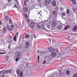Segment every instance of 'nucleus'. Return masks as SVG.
I'll return each instance as SVG.
<instances>
[{"instance_id":"nucleus-51","label":"nucleus","mask_w":77,"mask_h":77,"mask_svg":"<svg viewBox=\"0 0 77 77\" xmlns=\"http://www.w3.org/2000/svg\"><path fill=\"white\" fill-rule=\"evenodd\" d=\"M0 24L2 25V21H0Z\"/></svg>"},{"instance_id":"nucleus-35","label":"nucleus","mask_w":77,"mask_h":77,"mask_svg":"<svg viewBox=\"0 0 77 77\" xmlns=\"http://www.w3.org/2000/svg\"><path fill=\"white\" fill-rule=\"evenodd\" d=\"M25 2L26 3H29V0H25Z\"/></svg>"},{"instance_id":"nucleus-25","label":"nucleus","mask_w":77,"mask_h":77,"mask_svg":"<svg viewBox=\"0 0 77 77\" xmlns=\"http://www.w3.org/2000/svg\"><path fill=\"white\" fill-rule=\"evenodd\" d=\"M73 77H77V73H75L73 75Z\"/></svg>"},{"instance_id":"nucleus-26","label":"nucleus","mask_w":77,"mask_h":77,"mask_svg":"<svg viewBox=\"0 0 77 77\" xmlns=\"http://www.w3.org/2000/svg\"><path fill=\"white\" fill-rule=\"evenodd\" d=\"M18 32H17L15 34V36L16 37H17V38H18Z\"/></svg>"},{"instance_id":"nucleus-59","label":"nucleus","mask_w":77,"mask_h":77,"mask_svg":"<svg viewBox=\"0 0 77 77\" xmlns=\"http://www.w3.org/2000/svg\"><path fill=\"white\" fill-rule=\"evenodd\" d=\"M0 51H2L1 50H0Z\"/></svg>"},{"instance_id":"nucleus-34","label":"nucleus","mask_w":77,"mask_h":77,"mask_svg":"<svg viewBox=\"0 0 77 77\" xmlns=\"http://www.w3.org/2000/svg\"><path fill=\"white\" fill-rule=\"evenodd\" d=\"M6 53L5 52H0V54H5Z\"/></svg>"},{"instance_id":"nucleus-14","label":"nucleus","mask_w":77,"mask_h":77,"mask_svg":"<svg viewBox=\"0 0 77 77\" xmlns=\"http://www.w3.org/2000/svg\"><path fill=\"white\" fill-rule=\"evenodd\" d=\"M70 26H66L65 28H64V30H66L67 29H68V28H69L70 27Z\"/></svg>"},{"instance_id":"nucleus-2","label":"nucleus","mask_w":77,"mask_h":77,"mask_svg":"<svg viewBox=\"0 0 77 77\" xmlns=\"http://www.w3.org/2000/svg\"><path fill=\"white\" fill-rule=\"evenodd\" d=\"M57 25V23L56 21H53L52 22L51 24V26L52 27H56Z\"/></svg>"},{"instance_id":"nucleus-31","label":"nucleus","mask_w":77,"mask_h":77,"mask_svg":"<svg viewBox=\"0 0 77 77\" xmlns=\"http://www.w3.org/2000/svg\"><path fill=\"white\" fill-rule=\"evenodd\" d=\"M5 19L6 21H8V17L7 16H6L5 17Z\"/></svg>"},{"instance_id":"nucleus-45","label":"nucleus","mask_w":77,"mask_h":77,"mask_svg":"<svg viewBox=\"0 0 77 77\" xmlns=\"http://www.w3.org/2000/svg\"><path fill=\"white\" fill-rule=\"evenodd\" d=\"M26 1H24V5H26Z\"/></svg>"},{"instance_id":"nucleus-33","label":"nucleus","mask_w":77,"mask_h":77,"mask_svg":"<svg viewBox=\"0 0 77 77\" xmlns=\"http://www.w3.org/2000/svg\"><path fill=\"white\" fill-rule=\"evenodd\" d=\"M29 36L28 35H26V38H25L26 39H27V38H29Z\"/></svg>"},{"instance_id":"nucleus-36","label":"nucleus","mask_w":77,"mask_h":77,"mask_svg":"<svg viewBox=\"0 0 77 77\" xmlns=\"http://www.w3.org/2000/svg\"><path fill=\"white\" fill-rule=\"evenodd\" d=\"M59 72L60 75H61V70H59Z\"/></svg>"},{"instance_id":"nucleus-1","label":"nucleus","mask_w":77,"mask_h":77,"mask_svg":"<svg viewBox=\"0 0 77 77\" xmlns=\"http://www.w3.org/2000/svg\"><path fill=\"white\" fill-rule=\"evenodd\" d=\"M17 73L18 77H23V72L21 71L20 69H17Z\"/></svg>"},{"instance_id":"nucleus-38","label":"nucleus","mask_w":77,"mask_h":77,"mask_svg":"<svg viewBox=\"0 0 77 77\" xmlns=\"http://www.w3.org/2000/svg\"><path fill=\"white\" fill-rule=\"evenodd\" d=\"M14 7H15V8H18V7H17V5H16V4H15L14 5Z\"/></svg>"},{"instance_id":"nucleus-29","label":"nucleus","mask_w":77,"mask_h":77,"mask_svg":"<svg viewBox=\"0 0 77 77\" xmlns=\"http://www.w3.org/2000/svg\"><path fill=\"white\" fill-rule=\"evenodd\" d=\"M61 14L62 15H63V16H65V15H66L65 14V13L64 12H62L61 13Z\"/></svg>"},{"instance_id":"nucleus-23","label":"nucleus","mask_w":77,"mask_h":77,"mask_svg":"<svg viewBox=\"0 0 77 77\" xmlns=\"http://www.w3.org/2000/svg\"><path fill=\"white\" fill-rule=\"evenodd\" d=\"M36 27L38 29H40V26H39L38 25H36Z\"/></svg>"},{"instance_id":"nucleus-40","label":"nucleus","mask_w":77,"mask_h":77,"mask_svg":"<svg viewBox=\"0 0 77 77\" xmlns=\"http://www.w3.org/2000/svg\"><path fill=\"white\" fill-rule=\"evenodd\" d=\"M37 57H38V60H39V56H37Z\"/></svg>"},{"instance_id":"nucleus-37","label":"nucleus","mask_w":77,"mask_h":77,"mask_svg":"<svg viewBox=\"0 0 77 77\" xmlns=\"http://www.w3.org/2000/svg\"><path fill=\"white\" fill-rule=\"evenodd\" d=\"M46 62V61L45 60L44 61V62L43 63V65H44V64Z\"/></svg>"},{"instance_id":"nucleus-24","label":"nucleus","mask_w":77,"mask_h":77,"mask_svg":"<svg viewBox=\"0 0 77 77\" xmlns=\"http://www.w3.org/2000/svg\"><path fill=\"white\" fill-rule=\"evenodd\" d=\"M24 16L26 18V19L27 18V15L26 14H24Z\"/></svg>"},{"instance_id":"nucleus-27","label":"nucleus","mask_w":77,"mask_h":77,"mask_svg":"<svg viewBox=\"0 0 77 77\" xmlns=\"http://www.w3.org/2000/svg\"><path fill=\"white\" fill-rule=\"evenodd\" d=\"M67 14H69V9H67L66 11Z\"/></svg>"},{"instance_id":"nucleus-28","label":"nucleus","mask_w":77,"mask_h":77,"mask_svg":"<svg viewBox=\"0 0 77 77\" xmlns=\"http://www.w3.org/2000/svg\"><path fill=\"white\" fill-rule=\"evenodd\" d=\"M60 11H63V10L64 9H63V8H62V7H60Z\"/></svg>"},{"instance_id":"nucleus-16","label":"nucleus","mask_w":77,"mask_h":77,"mask_svg":"<svg viewBox=\"0 0 77 77\" xmlns=\"http://www.w3.org/2000/svg\"><path fill=\"white\" fill-rule=\"evenodd\" d=\"M53 14L54 15H56L57 14V12L56 11H53Z\"/></svg>"},{"instance_id":"nucleus-43","label":"nucleus","mask_w":77,"mask_h":77,"mask_svg":"<svg viewBox=\"0 0 77 77\" xmlns=\"http://www.w3.org/2000/svg\"><path fill=\"white\" fill-rule=\"evenodd\" d=\"M14 1L17 2V3L18 5V0H14Z\"/></svg>"},{"instance_id":"nucleus-41","label":"nucleus","mask_w":77,"mask_h":77,"mask_svg":"<svg viewBox=\"0 0 77 77\" xmlns=\"http://www.w3.org/2000/svg\"><path fill=\"white\" fill-rule=\"evenodd\" d=\"M18 48H19V49H21V47L20 46H19Z\"/></svg>"},{"instance_id":"nucleus-20","label":"nucleus","mask_w":77,"mask_h":77,"mask_svg":"<svg viewBox=\"0 0 77 77\" xmlns=\"http://www.w3.org/2000/svg\"><path fill=\"white\" fill-rule=\"evenodd\" d=\"M17 37L14 36L13 38L14 40L15 41V42H16L17 41Z\"/></svg>"},{"instance_id":"nucleus-13","label":"nucleus","mask_w":77,"mask_h":77,"mask_svg":"<svg viewBox=\"0 0 77 77\" xmlns=\"http://www.w3.org/2000/svg\"><path fill=\"white\" fill-rule=\"evenodd\" d=\"M7 28L8 29V30L10 31L11 32H12V29L11 28L10 26L9 25H7Z\"/></svg>"},{"instance_id":"nucleus-55","label":"nucleus","mask_w":77,"mask_h":77,"mask_svg":"<svg viewBox=\"0 0 77 77\" xmlns=\"http://www.w3.org/2000/svg\"><path fill=\"white\" fill-rule=\"evenodd\" d=\"M38 2H41V0H38Z\"/></svg>"},{"instance_id":"nucleus-22","label":"nucleus","mask_w":77,"mask_h":77,"mask_svg":"<svg viewBox=\"0 0 77 77\" xmlns=\"http://www.w3.org/2000/svg\"><path fill=\"white\" fill-rule=\"evenodd\" d=\"M11 27V29H14V25L13 24H11L10 25Z\"/></svg>"},{"instance_id":"nucleus-5","label":"nucleus","mask_w":77,"mask_h":77,"mask_svg":"<svg viewBox=\"0 0 77 77\" xmlns=\"http://www.w3.org/2000/svg\"><path fill=\"white\" fill-rule=\"evenodd\" d=\"M21 53L20 52H18L16 54L17 57H18V58H20L21 57L20 56Z\"/></svg>"},{"instance_id":"nucleus-30","label":"nucleus","mask_w":77,"mask_h":77,"mask_svg":"<svg viewBox=\"0 0 77 77\" xmlns=\"http://www.w3.org/2000/svg\"><path fill=\"white\" fill-rule=\"evenodd\" d=\"M20 59V58L17 57V58H16V59H15V60L16 62H18V59Z\"/></svg>"},{"instance_id":"nucleus-58","label":"nucleus","mask_w":77,"mask_h":77,"mask_svg":"<svg viewBox=\"0 0 77 77\" xmlns=\"http://www.w3.org/2000/svg\"><path fill=\"white\" fill-rule=\"evenodd\" d=\"M38 63L39 62V60H38Z\"/></svg>"},{"instance_id":"nucleus-44","label":"nucleus","mask_w":77,"mask_h":77,"mask_svg":"<svg viewBox=\"0 0 77 77\" xmlns=\"http://www.w3.org/2000/svg\"><path fill=\"white\" fill-rule=\"evenodd\" d=\"M58 29H62V27L60 26H59L58 27Z\"/></svg>"},{"instance_id":"nucleus-6","label":"nucleus","mask_w":77,"mask_h":77,"mask_svg":"<svg viewBox=\"0 0 77 77\" xmlns=\"http://www.w3.org/2000/svg\"><path fill=\"white\" fill-rule=\"evenodd\" d=\"M46 4L49 5L51 3V0H46L45 1Z\"/></svg>"},{"instance_id":"nucleus-10","label":"nucleus","mask_w":77,"mask_h":77,"mask_svg":"<svg viewBox=\"0 0 77 77\" xmlns=\"http://www.w3.org/2000/svg\"><path fill=\"white\" fill-rule=\"evenodd\" d=\"M3 33L4 34H5V33H6V27H4L3 28Z\"/></svg>"},{"instance_id":"nucleus-21","label":"nucleus","mask_w":77,"mask_h":77,"mask_svg":"<svg viewBox=\"0 0 77 77\" xmlns=\"http://www.w3.org/2000/svg\"><path fill=\"white\" fill-rule=\"evenodd\" d=\"M72 2V3L74 5H75V3H76V1H75V0H73V1Z\"/></svg>"},{"instance_id":"nucleus-57","label":"nucleus","mask_w":77,"mask_h":77,"mask_svg":"<svg viewBox=\"0 0 77 77\" xmlns=\"http://www.w3.org/2000/svg\"><path fill=\"white\" fill-rule=\"evenodd\" d=\"M34 36L35 38H36V37H35V35H34Z\"/></svg>"},{"instance_id":"nucleus-15","label":"nucleus","mask_w":77,"mask_h":77,"mask_svg":"<svg viewBox=\"0 0 77 77\" xmlns=\"http://www.w3.org/2000/svg\"><path fill=\"white\" fill-rule=\"evenodd\" d=\"M77 29V26H75L74 28L73 29V30H76Z\"/></svg>"},{"instance_id":"nucleus-49","label":"nucleus","mask_w":77,"mask_h":77,"mask_svg":"<svg viewBox=\"0 0 77 77\" xmlns=\"http://www.w3.org/2000/svg\"><path fill=\"white\" fill-rule=\"evenodd\" d=\"M15 26H16V27H18V25L17 24H15Z\"/></svg>"},{"instance_id":"nucleus-56","label":"nucleus","mask_w":77,"mask_h":77,"mask_svg":"<svg viewBox=\"0 0 77 77\" xmlns=\"http://www.w3.org/2000/svg\"><path fill=\"white\" fill-rule=\"evenodd\" d=\"M49 42H51V40L50 39H49Z\"/></svg>"},{"instance_id":"nucleus-12","label":"nucleus","mask_w":77,"mask_h":77,"mask_svg":"<svg viewBox=\"0 0 77 77\" xmlns=\"http://www.w3.org/2000/svg\"><path fill=\"white\" fill-rule=\"evenodd\" d=\"M23 11H24V12H27L28 11V9L26 7H25L23 9Z\"/></svg>"},{"instance_id":"nucleus-3","label":"nucleus","mask_w":77,"mask_h":77,"mask_svg":"<svg viewBox=\"0 0 77 77\" xmlns=\"http://www.w3.org/2000/svg\"><path fill=\"white\" fill-rule=\"evenodd\" d=\"M8 73H10V74L12 73V72L11 71V70L8 69V70H6L4 72H2V74H8Z\"/></svg>"},{"instance_id":"nucleus-18","label":"nucleus","mask_w":77,"mask_h":77,"mask_svg":"<svg viewBox=\"0 0 77 77\" xmlns=\"http://www.w3.org/2000/svg\"><path fill=\"white\" fill-rule=\"evenodd\" d=\"M54 53H58L59 52V51L57 50V49H54Z\"/></svg>"},{"instance_id":"nucleus-19","label":"nucleus","mask_w":77,"mask_h":77,"mask_svg":"<svg viewBox=\"0 0 77 77\" xmlns=\"http://www.w3.org/2000/svg\"><path fill=\"white\" fill-rule=\"evenodd\" d=\"M66 73L67 75H68L69 74V71L67 70L66 72Z\"/></svg>"},{"instance_id":"nucleus-8","label":"nucleus","mask_w":77,"mask_h":77,"mask_svg":"<svg viewBox=\"0 0 77 77\" xmlns=\"http://www.w3.org/2000/svg\"><path fill=\"white\" fill-rule=\"evenodd\" d=\"M52 4L53 6H56V1L55 0H53L52 1Z\"/></svg>"},{"instance_id":"nucleus-52","label":"nucleus","mask_w":77,"mask_h":77,"mask_svg":"<svg viewBox=\"0 0 77 77\" xmlns=\"http://www.w3.org/2000/svg\"><path fill=\"white\" fill-rule=\"evenodd\" d=\"M5 71V70L1 71V72H3V71Z\"/></svg>"},{"instance_id":"nucleus-42","label":"nucleus","mask_w":77,"mask_h":77,"mask_svg":"<svg viewBox=\"0 0 77 77\" xmlns=\"http://www.w3.org/2000/svg\"><path fill=\"white\" fill-rule=\"evenodd\" d=\"M10 47H11V45H9L8 46V48L9 49L10 48Z\"/></svg>"},{"instance_id":"nucleus-11","label":"nucleus","mask_w":77,"mask_h":77,"mask_svg":"<svg viewBox=\"0 0 77 77\" xmlns=\"http://www.w3.org/2000/svg\"><path fill=\"white\" fill-rule=\"evenodd\" d=\"M56 54L55 52L52 53L51 55V57H54L56 56Z\"/></svg>"},{"instance_id":"nucleus-32","label":"nucleus","mask_w":77,"mask_h":77,"mask_svg":"<svg viewBox=\"0 0 77 77\" xmlns=\"http://www.w3.org/2000/svg\"><path fill=\"white\" fill-rule=\"evenodd\" d=\"M9 24H11V23H12V21H11V19L9 20Z\"/></svg>"},{"instance_id":"nucleus-53","label":"nucleus","mask_w":77,"mask_h":77,"mask_svg":"<svg viewBox=\"0 0 77 77\" xmlns=\"http://www.w3.org/2000/svg\"><path fill=\"white\" fill-rule=\"evenodd\" d=\"M26 21H27V22H29V20H28V19H27Z\"/></svg>"},{"instance_id":"nucleus-7","label":"nucleus","mask_w":77,"mask_h":77,"mask_svg":"<svg viewBox=\"0 0 77 77\" xmlns=\"http://www.w3.org/2000/svg\"><path fill=\"white\" fill-rule=\"evenodd\" d=\"M30 44V43L29 42H26V46H25L26 48L29 47Z\"/></svg>"},{"instance_id":"nucleus-17","label":"nucleus","mask_w":77,"mask_h":77,"mask_svg":"<svg viewBox=\"0 0 77 77\" xmlns=\"http://www.w3.org/2000/svg\"><path fill=\"white\" fill-rule=\"evenodd\" d=\"M5 60H6V62H8V60H9V57L8 56L6 57Z\"/></svg>"},{"instance_id":"nucleus-46","label":"nucleus","mask_w":77,"mask_h":77,"mask_svg":"<svg viewBox=\"0 0 77 77\" xmlns=\"http://www.w3.org/2000/svg\"><path fill=\"white\" fill-rule=\"evenodd\" d=\"M8 2H11L12 1V0H8Z\"/></svg>"},{"instance_id":"nucleus-4","label":"nucleus","mask_w":77,"mask_h":77,"mask_svg":"<svg viewBox=\"0 0 77 77\" xmlns=\"http://www.w3.org/2000/svg\"><path fill=\"white\" fill-rule=\"evenodd\" d=\"M29 26L31 28H33L35 27V23L33 22H31L29 24Z\"/></svg>"},{"instance_id":"nucleus-47","label":"nucleus","mask_w":77,"mask_h":77,"mask_svg":"<svg viewBox=\"0 0 77 77\" xmlns=\"http://www.w3.org/2000/svg\"><path fill=\"white\" fill-rule=\"evenodd\" d=\"M72 10L73 12H75V9H74V8H73L72 9Z\"/></svg>"},{"instance_id":"nucleus-54","label":"nucleus","mask_w":77,"mask_h":77,"mask_svg":"<svg viewBox=\"0 0 77 77\" xmlns=\"http://www.w3.org/2000/svg\"><path fill=\"white\" fill-rule=\"evenodd\" d=\"M73 0H69L70 2H72V1H73Z\"/></svg>"},{"instance_id":"nucleus-50","label":"nucleus","mask_w":77,"mask_h":77,"mask_svg":"<svg viewBox=\"0 0 77 77\" xmlns=\"http://www.w3.org/2000/svg\"><path fill=\"white\" fill-rule=\"evenodd\" d=\"M41 12V11H40L39 12H38V14H41V13H40Z\"/></svg>"},{"instance_id":"nucleus-9","label":"nucleus","mask_w":77,"mask_h":77,"mask_svg":"<svg viewBox=\"0 0 77 77\" xmlns=\"http://www.w3.org/2000/svg\"><path fill=\"white\" fill-rule=\"evenodd\" d=\"M48 50H50V53H53V52H54V49L53 50V48H50L48 49Z\"/></svg>"},{"instance_id":"nucleus-39","label":"nucleus","mask_w":77,"mask_h":77,"mask_svg":"<svg viewBox=\"0 0 77 77\" xmlns=\"http://www.w3.org/2000/svg\"><path fill=\"white\" fill-rule=\"evenodd\" d=\"M3 75H1V76H0V77H5V75H4L5 74H3Z\"/></svg>"},{"instance_id":"nucleus-48","label":"nucleus","mask_w":77,"mask_h":77,"mask_svg":"<svg viewBox=\"0 0 77 77\" xmlns=\"http://www.w3.org/2000/svg\"><path fill=\"white\" fill-rule=\"evenodd\" d=\"M55 10H56L57 11V10L58 9V8H55Z\"/></svg>"}]
</instances>
